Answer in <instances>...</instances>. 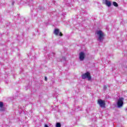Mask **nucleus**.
Here are the masks:
<instances>
[{
  "label": "nucleus",
  "mask_w": 127,
  "mask_h": 127,
  "mask_svg": "<svg viewBox=\"0 0 127 127\" xmlns=\"http://www.w3.org/2000/svg\"><path fill=\"white\" fill-rule=\"evenodd\" d=\"M95 35L97 40V41H99V42H103V41H104L105 36H106V35L104 32H96L95 33Z\"/></svg>",
  "instance_id": "1"
},
{
  "label": "nucleus",
  "mask_w": 127,
  "mask_h": 127,
  "mask_svg": "<svg viewBox=\"0 0 127 127\" xmlns=\"http://www.w3.org/2000/svg\"><path fill=\"white\" fill-rule=\"evenodd\" d=\"M125 99L123 97H120L117 100V105L118 108H122L124 106V101Z\"/></svg>",
  "instance_id": "2"
},
{
  "label": "nucleus",
  "mask_w": 127,
  "mask_h": 127,
  "mask_svg": "<svg viewBox=\"0 0 127 127\" xmlns=\"http://www.w3.org/2000/svg\"><path fill=\"white\" fill-rule=\"evenodd\" d=\"M81 78L83 79L87 78L88 80L90 81L91 79V76L90 75V72H87L81 75Z\"/></svg>",
  "instance_id": "3"
},
{
  "label": "nucleus",
  "mask_w": 127,
  "mask_h": 127,
  "mask_svg": "<svg viewBox=\"0 0 127 127\" xmlns=\"http://www.w3.org/2000/svg\"><path fill=\"white\" fill-rule=\"evenodd\" d=\"M98 104L101 108H105V107H106V104L105 103V102H104V101L102 100L101 99H99L98 100Z\"/></svg>",
  "instance_id": "4"
},
{
  "label": "nucleus",
  "mask_w": 127,
  "mask_h": 127,
  "mask_svg": "<svg viewBox=\"0 0 127 127\" xmlns=\"http://www.w3.org/2000/svg\"><path fill=\"white\" fill-rule=\"evenodd\" d=\"M85 59V54L83 52H80L79 53V60L83 61Z\"/></svg>",
  "instance_id": "5"
},
{
  "label": "nucleus",
  "mask_w": 127,
  "mask_h": 127,
  "mask_svg": "<svg viewBox=\"0 0 127 127\" xmlns=\"http://www.w3.org/2000/svg\"><path fill=\"white\" fill-rule=\"evenodd\" d=\"M5 110V109L3 107V103L0 102V111H1V112H3Z\"/></svg>",
  "instance_id": "6"
},
{
  "label": "nucleus",
  "mask_w": 127,
  "mask_h": 127,
  "mask_svg": "<svg viewBox=\"0 0 127 127\" xmlns=\"http://www.w3.org/2000/svg\"><path fill=\"white\" fill-rule=\"evenodd\" d=\"M104 1H105V4H106L107 6H111V5H112V3L110 1H109L108 0H104Z\"/></svg>",
  "instance_id": "7"
},
{
  "label": "nucleus",
  "mask_w": 127,
  "mask_h": 127,
  "mask_svg": "<svg viewBox=\"0 0 127 127\" xmlns=\"http://www.w3.org/2000/svg\"><path fill=\"white\" fill-rule=\"evenodd\" d=\"M54 34L56 36H63V34L62 32H54Z\"/></svg>",
  "instance_id": "8"
},
{
  "label": "nucleus",
  "mask_w": 127,
  "mask_h": 127,
  "mask_svg": "<svg viewBox=\"0 0 127 127\" xmlns=\"http://www.w3.org/2000/svg\"><path fill=\"white\" fill-rule=\"evenodd\" d=\"M113 3V5H114V6H116V7H118V6H119V5L118 4V3H117V2L114 1Z\"/></svg>",
  "instance_id": "9"
},
{
  "label": "nucleus",
  "mask_w": 127,
  "mask_h": 127,
  "mask_svg": "<svg viewBox=\"0 0 127 127\" xmlns=\"http://www.w3.org/2000/svg\"><path fill=\"white\" fill-rule=\"evenodd\" d=\"M56 127H61V124L60 123H57L56 125Z\"/></svg>",
  "instance_id": "10"
},
{
  "label": "nucleus",
  "mask_w": 127,
  "mask_h": 127,
  "mask_svg": "<svg viewBox=\"0 0 127 127\" xmlns=\"http://www.w3.org/2000/svg\"><path fill=\"white\" fill-rule=\"evenodd\" d=\"M54 32H60L59 29H55Z\"/></svg>",
  "instance_id": "11"
},
{
  "label": "nucleus",
  "mask_w": 127,
  "mask_h": 127,
  "mask_svg": "<svg viewBox=\"0 0 127 127\" xmlns=\"http://www.w3.org/2000/svg\"><path fill=\"white\" fill-rule=\"evenodd\" d=\"M106 89H107V86L104 85V90H106Z\"/></svg>",
  "instance_id": "12"
},
{
  "label": "nucleus",
  "mask_w": 127,
  "mask_h": 127,
  "mask_svg": "<svg viewBox=\"0 0 127 127\" xmlns=\"http://www.w3.org/2000/svg\"><path fill=\"white\" fill-rule=\"evenodd\" d=\"M45 81H47V77L45 76Z\"/></svg>",
  "instance_id": "13"
},
{
  "label": "nucleus",
  "mask_w": 127,
  "mask_h": 127,
  "mask_svg": "<svg viewBox=\"0 0 127 127\" xmlns=\"http://www.w3.org/2000/svg\"><path fill=\"white\" fill-rule=\"evenodd\" d=\"M51 56H52V57L54 56V53H52Z\"/></svg>",
  "instance_id": "14"
},
{
  "label": "nucleus",
  "mask_w": 127,
  "mask_h": 127,
  "mask_svg": "<svg viewBox=\"0 0 127 127\" xmlns=\"http://www.w3.org/2000/svg\"><path fill=\"white\" fill-rule=\"evenodd\" d=\"M45 127H48V125L45 124Z\"/></svg>",
  "instance_id": "15"
},
{
  "label": "nucleus",
  "mask_w": 127,
  "mask_h": 127,
  "mask_svg": "<svg viewBox=\"0 0 127 127\" xmlns=\"http://www.w3.org/2000/svg\"><path fill=\"white\" fill-rule=\"evenodd\" d=\"M63 59H64V60H66V59L65 58V57H63Z\"/></svg>",
  "instance_id": "16"
},
{
  "label": "nucleus",
  "mask_w": 127,
  "mask_h": 127,
  "mask_svg": "<svg viewBox=\"0 0 127 127\" xmlns=\"http://www.w3.org/2000/svg\"><path fill=\"white\" fill-rule=\"evenodd\" d=\"M48 57H49V58H52V57H51V56H48Z\"/></svg>",
  "instance_id": "17"
},
{
  "label": "nucleus",
  "mask_w": 127,
  "mask_h": 127,
  "mask_svg": "<svg viewBox=\"0 0 127 127\" xmlns=\"http://www.w3.org/2000/svg\"><path fill=\"white\" fill-rule=\"evenodd\" d=\"M97 32H102V31H97Z\"/></svg>",
  "instance_id": "18"
}]
</instances>
